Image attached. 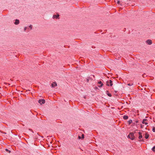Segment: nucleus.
I'll use <instances>...</instances> for the list:
<instances>
[{
  "mask_svg": "<svg viewBox=\"0 0 155 155\" xmlns=\"http://www.w3.org/2000/svg\"><path fill=\"white\" fill-rule=\"evenodd\" d=\"M138 134L139 135L138 138L139 139H141L142 137V133L141 132H139Z\"/></svg>",
  "mask_w": 155,
  "mask_h": 155,
  "instance_id": "39448f33",
  "label": "nucleus"
},
{
  "mask_svg": "<svg viewBox=\"0 0 155 155\" xmlns=\"http://www.w3.org/2000/svg\"><path fill=\"white\" fill-rule=\"evenodd\" d=\"M117 4H119L120 3V1H118L117 2Z\"/></svg>",
  "mask_w": 155,
  "mask_h": 155,
  "instance_id": "412c9836",
  "label": "nucleus"
},
{
  "mask_svg": "<svg viewBox=\"0 0 155 155\" xmlns=\"http://www.w3.org/2000/svg\"><path fill=\"white\" fill-rule=\"evenodd\" d=\"M98 84H101L100 86H98L99 87H101L103 85V83H102L101 81H99L98 82Z\"/></svg>",
  "mask_w": 155,
  "mask_h": 155,
  "instance_id": "9b49d317",
  "label": "nucleus"
},
{
  "mask_svg": "<svg viewBox=\"0 0 155 155\" xmlns=\"http://www.w3.org/2000/svg\"><path fill=\"white\" fill-rule=\"evenodd\" d=\"M59 16V15H54L53 16V17L54 18H58Z\"/></svg>",
  "mask_w": 155,
  "mask_h": 155,
  "instance_id": "ddd939ff",
  "label": "nucleus"
},
{
  "mask_svg": "<svg viewBox=\"0 0 155 155\" xmlns=\"http://www.w3.org/2000/svg\"><path fill=\"white\" fill-rule=\"evenodd\" d=\"M132 84H131L130 83L128 84V85H129V86H131V85H132Z\"/></svg>",
  "mask_w": 155,
  "mask_h": 155,
  "instance_id": "aec40b11",
  "label": "nucleus"
},
{
  "mask_svg": "<svg viewBox=\"0 0 155 155\" xmlns=\"http://www.w3.org/2000/svg\"><path fill=\"white\" fill-rule=\"evenodd\" d=\"M78 138L79 139H80L81 138V137L80 136H78Z\"/></svg>",
  "mask_w": 155,
  "mask_h": 155,
  "instance_id": "4be33fe9",
  "label": "nucleus"
},
{
  "mask_svg": "<svg viewBox=\"0 0 155 155\" xmlns=\"http://www.w3.org/2000/svg\"><path fill=\"white\" fill-rule=\"evenodd\" d=\"M132 122V121L131 120H130L128 121V124L129 125Z\"/></svg>",
  "mask_w": 155,
  "mask_h": 155,
  "instance_id": "4468645a",
  "label": "nucleus"
},
{
  "mask_svg": "<svg viewBox=\"0 0 155 155\" xmlns=\"http://www.w3.org/2000/svg\"><path fill=\"white\" fill-rule=\"evenodd\" d=\"M87 82H88L89 81V80L88 79H87Z\"/></svg>",
  "mask_w": 155,
  "mask_h": 155,
  "instance_id": "b1692460",
  "label": "nucleus"
},
{
  "mask_svg": "<svg viewBox=\"0 0 155 155\" xmlns=\"http://www.w3.org/2000/svg\"><path fill=\"white\" fill-rule=\"evenodd\" d=\"M152 150L153 151L155 152V146L153 147Z\"/></svg>",
  "mask_w": 155,
  "mask_h": 155,
  "instance_id": "2eb2a0df",
  "label": "nucleus"
},
{
  "mask_svg": "<svg viewBox=\"0 0 155 155\" xmlns=\"http://www.w3.org/2000/svg\"><path fill=\"white\" fill-rule=\"evenodd\" d=\"M152 130L153 132H155V127H153Z\"/></svg>",
  "mask_w": 155,
  "mask_h": 155,
  "instance_id": "dca6fc26",
  "label": "nucleus"
},
{
  "mask_svg": "<svg viewBox=\"0 0 155 155\" xmlns=\"http://www.w3.org/2000/svg\"><path fill=\"white\" fill-rule=\"evenodd\" d=\"M107 86H112L113 85L112 81L110 80H108L107 82Z\"/></svg>",
  "mask_w": 155,
  "mask_h": 155,
  "instance_id": "f03ea898",
  "label": "nucleus"
},
{
  "mask_svg": "<svg viewBox=\"0 0 155 155\" xmlns=\"http://www.w3.org/2000/svg\"><path fill=\"white\" fill-rule=\"evenodd\" d=\"M128 117L127 116L124 115L123 116V119L124 120H127L128 119Z\"/></svg>",
  "mask_w": 155,
  "mask_h": 155,
  "instance_id": "f8f14e48",
  "label": "nucleus"
},
{
  "mask_svg": "<svg viewBox=\"0 0 155 155\" xmlns=\"http://www.w3.org/2000/svg\"><path fill=\"white\" fill-rule=\"evenodd\" d=\"M5 150H6V151H9V153H10V150H9H9H8V149H5Z\"/></svg>",
  "mask_w": 155,
  "mask_h": 155,
  "instance_id": "a211bd4d",
  "label": "nucleus"
},
{
  "mask_svg": "<svg viewBox=\"0 0 155 155\" xmlns=\"http://www.w3.org/2000/svg\"><path fill=\"white\" fill-rule=\"evenodd\" d=\"M19 20L16 19L15 20V21L14 23L15 25H17L19 23Z\"/></svg>",
  "mask_w": 155,
  "mask_h": 155,
  "instance_id": "9d476101",
  "label": "nucleus"
},
{
  "mask_svg": "<svg viewBox=\"0 0 155 155\" xmlns=\"http://www.w3.org/2000/svg\"><path fill=\"white\" fill-rule=\"evenodd\" d=\"M26 28H25V29H24L25 30H26Z\"/></svg>",
  "mask_w": 155,
  "mask_h": 155,
  "instance_id": "393cba45",
  "label": "nucleus"
},
{
  "mask_svg": "<svg viewBox=\"0 0 155 155\" xmlns=\"http://www.w3.org/2000/svg\"><path fill=\"white\" fill-rule=\"evenodd\" d=\"M147 120L145 119H143V120L142 123L143 124H144L145 125H147L148 124V123L146 122L145 121H147Z\"/></svg>",
  "mask_w": 155,
  "mask_h": 155,
  "instance_id": "20e7f679",
  "label": "nucleus"
},
{
  "mask_svg": "<svg viewBox=\"0 0 155 155\" xmlns=\"http://www.w3.org/2000/svg\"><path fill=\"white\" fill-rule=\"evenodd\" d=\"M29 27L31 29L32 28V25H30Z\"/></svg>",
  "mask_w": 155,
  "mask_h": 155,
  "instance_id": "6ab92c4d",
  "label": "nucleus"
},
{
  "mask_svg": "<svg viewBox=\"0 0 155 155\" xmlns=\"http://www.w3.org/2000/svg\"><path fill=\"white\" fill-rule=\"evenodd\" d=\"M84 138V134H82L81 136V138L83 139Z\"/></svg>",
  "mask_w": 155,
  "mask_h": 155,
  "instance_id": "f3484780",
  "label": "nucleus"
},
{
  "mask_svg": "<svg viewBox=\"0 0 155 155\" xmlns=\"http://www.w3.org/2000/svg\"><path fill=\"white\" fill-rule=\"evenodd\" d=\"M106 93L107 95L108 96L110 97H111L112 96V95L110 93H109V91H106Z\"/></svg>",
  "mask_w": 155,
  "mask_h": 155,
  "instance_id": "6e6552de",
  "label": "nucleus"
},
{
  "mask_svg": "<svg viewBox=\"0 0 155 155\" xmlns=\"http://www.w3.org/2000/svg\"><path fill=\"white\" fill-rule=\"evenodd\" d=\"M57 86V84L55 82H53L51 84V86L52 87L56 86Z\"/></svg>",
  "mask_w": 155,
  "mask_h": 155,
  "instance_id": "0eeeda50",
  "label": "nucleus"
},
{
  "mask_svg": "<svg viewBox=\"0 0 155 155\" xmlns=\"http://www.w3.org/2000/svg\"><path fill=\"white\" fill-rule=\"evenodd\" d=\"M38 102L41 104L45 103V101L44 99H40L38 101Z\"/></svg>",
  "mask_w": 155,
  "mask_h": 155,
  "instance_id": "7ed1b4c3",
  "label": "nucleus"
},
{
  "mask_svg": "<svg viewBox=\"0 0 155 155\" xmlns=\"http://www.w3.org/2000/svg\"><path fill=\"white\" fill-rule=\"evenodd\" d=\"M149 137V135L147 133H146L145 134V137L146 139H147Z\"/></svg>",
  "mask_w": 155,
  "mask_h": 155,
  "instance_id": "1a4fd4ad",
  "label": "nucleus"
},
{
  "mask_svg": "<svg viewBox=\"0 0 155 155\" xmlns=\"http://www.w3.org/2000/svg\"><path fill=\"white\" fill-rule=\"evenodd\" d=\"M140 141H142V142H143L144 141V140H143V139H142L141 140H140Z\"/></svg>",
  "mask_w": 155,
  "mask_h": 155,
  "instance_id": "5701e85b",
  "label": "nucleus"
},
{
  "mask_svg": "<svg viewBox=\"0 0 155 155\" xmlns=\"http://www.w3.org/2000/svg\"><path fill=\"white\" fill-rule=\"evenodd\" d=\"M146 42L149 45H151L152 43V41L150 40H148Z\"/></svg>",
  "mask_w": 155,
  "mask_h": 155,
  "instance_id": "423d86ee",
  "label": "nucleus"
},
{
  "mask_svg": "<svg viewBox=\"0 0 155 155\" xmlns=\"http://www.w3.org/2000/svg\"><path fill=\"white\" fill-rule=\"evenodd\" d=\"M128 137L132 140H134L135 138L134 134L132 132L130 133Z\"/></svg>",
  "mask_w": 155,
  "mask_h": 155,
  "instance_id": "f257e3e1",
  "label": "nucleus"
}]
</instances>
